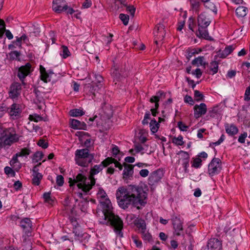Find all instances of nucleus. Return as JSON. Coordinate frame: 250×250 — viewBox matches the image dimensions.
<instances>
[{
	"instance_id": "obj_1",
	"label": "nucleus",
	"mask_w": 250,
	"mask_h": 250,
	"mask_svg": "<svg viewBox=\"0 0 250 250\" xmlns=\"http://www.w3.org/2000/svg\"><path fill=\"white\" fill-rule=\"evenodd\" d=\"M148 188L146 185H128L120 187L116 195L120 208L125 209L130 205L141 209L147 204Z\"/></svg>"
},
{
	"instance_id": "obj_2",
	"label": "nucleus",
	"mask_w": 250,
	"mask_h": 250,
	"mask_svg": "<svg viewBox=\"0 0 250 250\" xmlns=\"http://www.w3.org/2000/svg\"><path fill=\"white\" fill-rule=\"evenodd\" d=\"M211 21L212 19L207 12L204 11L198 14L197 24L198 29L196 32V35L198 38L208 41L212 40V38L209 36L207 29V27L210 24Z\"/></svg>"
},
{
	"instance_id": "obj_3",
	"label": "nucleus",
	"mask_w": 250,
	"mask_h": 250,
	"mask_svg": "<svg viewBox=\"0 0 250 250\" xmlns=\"http://www.w3.org/2000/svg\"><path fill=\"white\" fill-rule=\"evenodd\" d=\"M100 223L102 225H105L110 226L113 229L114 231L117 236L122 238L124 236L122 231L124 228V223L123 220L114 212L106 215Z\"/></svg>"
},
{
	"instance_id": "obj_4",
	"label": "nucleus",
	"mask_w": 250,
	"mask_h": 250,
	"mask_svg": "<svg viewBox=\"0 0 250 250\" xmlns=\"http://www.w3.org/2000/svg\"><path fill=\"white\" fill-rule=\"evenodd\" d=\"M94 153H90L88 148L77 149L75 152V161L77 165L87 167L94 158Z\"/></svg>"
},
{
	"instance_id": "obj_5",
	"label": "nucleus",
	"mask_w": 250,
	"mask_h": 250,
	"mask_svg": "<svg viewBox=\"0 0 250 250\" xmlns=\"http://www.w3.org/2000/svg\"><path fill=\"white\" fill-rule=\"evenodd\" d=\"M20 136L16 133L14 127L4 128L0 132V140L4 146H10L15 143L18 142Z\"/></svg>"
},
{
	"instance_id": "obj_6",
	"label": "nucleus",
	"mask_w": 250,
	"mask_h": 250,
	"mask_svg": "<svg viewBox=\"0 0 250 250\" xmlns=\"http://www.w3.org/2000/svg\"><path fill=\"white\" fill-rule=\"evenodd\" d=\"M222 169V163L218 158L214 157L208 165V172L212 177L219 174Z\"/></svg>"
},
{
	"instance_id": "obj_7",
	"label": "nucleus",
	"mask_w": 250,
	"mask_h": 250,
	"mask_svg": "<svg viewBox=\"0 0 250 250\" xmlns=\"http://www.w3.org/2000/svg\"><path fill=\"white\" fill-rule=\"evenodd\" d=\"M177 155H181V157L178 160L176 163L178 164H181L185 173L189 172L188 167L189 166L190 156L189 153L184 150H180L177 153Z\"/></svg>"
},
{
	"instance_id": "obj_8",
	"label": "nucleus",
	"mask_w": 250,
	"mask_h": 250,
	"mask_svg": "<svg viewBox=\"0 0 250 250\" xmlns=\"http://www.w3.org/2000/svg\"><path fill=\"white\" fill-rule=\"evenodd\" d=\"M6 112L8 114L11 119L15 120L21 117L22 110L20 104L13 103L9 107L6 106Z\"/></svg>"
},
{
	"instance_id": "obj_9",
	"label": "nucleus",
	"mask_w": 250,
	"mask_h": 250,
	"mask_svg": "<svg viewBox=\"0 0 250 250\" xmlns=\"http://www.w3.org/2000/svg\"><path fill=\"white\" fill-rule=\"evenodd\" d=\"M33 71V69H32V65L29 62H27L24 65L19 68L17 76L23 84H25V78Z\"/></svg>"
},
{
	"instance_id": "obj_10",
	"label": "nucleus",
	"mask_w": 250,
	"mask_h": 250,
	"mask_svg": "<svg viewBox=\"0 0 250 250\" xmlns=\"http://www.w3.org/2000/svg\"><path fill=\"white\" fill-rule=\"evenodd\" d=\"M21 91V85L20 83L14 82L11 83L8 91L9 97L12 99L17 98Z\"/></svg>"
},
{
	"instance_id": "obj_11",
	"label": "nucleus",
	"mask_w": 250,
	"mask_h": 250,
	"mask_svg": "<svg viewBox=\"0 0 250 250\" xmlns=\"http://www.w3.org/2000/svg\"><path fill=\"white\" fill-rule=\"evenodd\" d=\"M20 226L26 236H30L31 235L32 222L29 218L25 217L22 219L20 222Z\"/></svg>"
},
{
	"instance_id": "obj_12",
	"label": "nucleus",
	"mask_w": 250,
	"mask_h": 250,
	"mask_svg": "<svg viewBox=\"0 0 250 250\" xmlns=\"http://www.w3.org/2000/svg\"><path fill=\"white\" fill-rule=\"evenodd\" d=\"M163 176V170L160 168L157 169L150 173L148 179V184L151 186L154 185L160 181Z\"/></svg>"
},
{
	"instance_id": "obj_13",
	"label": "nucleus",
	"mask_w": 250,
	"mask_h": 250,
	"mask_svg": "<svg viewBox=\"0 0 250 250\" xmlns=\"http://www.w3.org/2000/svg\"><path fill=\"white\" fill-rule=\"evenodd\" d=\"M68 4L65 0H53L52 2L53 10L57 13L60 14L65 10Z\"/></svg>"
},
{
	"instance_id": "obj_14",
	"label": "nucleus",
	"mask_w": 250,
	"mask_h": 250,
	"mask_svg": "<svg viewBox=\"0 0 250 250\" xmlns=\"http://www.w3.org/2000/svg\"><path fill=\"white\" fill-rule=\"evenodd\" d=\"M171 221L176 235L180 236L181 235L180 231H182L183 229V223L180 219V215H173L171 218Z\"/></svg>"
},
{
	"instance_id": "obj_15",
	"label": "nucleus",
	"mask_w": 250,
	"mask_h": 250,
	"mask_svg": "<svg viewBox=\"0 0 250 250\" xmlns=\"http://www.w3.org/2000/svg\"><path fill=\"white\" fill-rule=\"evenodd\" d=\"M124 169L123 172V179L125 180H131L133 177L134 167L135 165L128 164L126 163H123Z\"/></svg>"
},
{
	"instance_id": "obj_16",
	"label": "nucleus",
	"mask_w": 250,
	"mask_h": 250,
	"mask_svg": "<svg viewBox=\"0 0 250 250\" xmlns=\"http://www.w3.org/2000/svg\"><path fill=\"white\" fill-rule=\"evenodd\" d=\"M194 116L198 119L205 115L207 111V106L205 103H201L199 105L196 104L193 107Z\"/></svg>"
},
{
	"instance_id": "obj_17",
	"label": "nucleus",
	"mask_w": 250,
	"mask_h": 250,
	"mask_svg": "<svg viewBox=\"0 0 250 250\" xmlns=\"http://www.w3.org/2000/svg\"><path fill=\"white\" fill-rule=\"evenodd\" d=\"M100 203L102 208L104 218L106 217V215L113 212L111 203L108 198H105L104 201H101Z\"/></svg>"
},
{
	"instance_id": "obj_18",
	"label": "nucleus",
	"mask_w": 250,
	"mask_h": 250,
	"mask_svg": "<svg viewBox=\"0 0 250 250\" xmlns=\"http://www.w3.org/2000/svg\"><path fill=\"white\" fill-rule=\"evenodd\" d=\"M165 26L161 22L155 26L154 30V34L155 36V39L157 40H163L164 38L165 35Z\"/></svg>"
},
{
	"instance_id": "obj_19",
	"label": "nucleus",
	"mask_w": 250,
	"mask_h": 250,
	"mask_svg": "<svg viewBox=\"0 0 250 250\" xmlns=\"http://www.w3.org/2000/svg\"><path fill=\"white\" fill-rule=\"evenodd\" d=\"M69 125L70 126L74 129L87 130L86 124L84 122H81L76 119H70Z\"/></svg>"
},
{
	"instance_id": "obj_20",
	"label": "nucleus",
	"mask_w": 250,
	"mask_h": 250,
	"mask_svg": "<svg viewBox=\"0 0 250 250\" xmlns=\"http://www.w3.org/2000/svg\"><path fill=\"white\" fill-rule=\"evenodd\" d=\"M119 69L120 65L116 64L115 62L113 61L111 70V75L114 80V82H119L121 79L122 76Z\"/></svg>"
},
{
	"instance_id": "obj_21",
	"label": "nucleus",
	"mask_w": 250,
	"mask_h": 250,
	"mask_svg": "<svg viewBox=\"0 0 250 250\" xmlns=\"http://www.w3.org/2000/svg\"><path fill=\"white\" fill-rule=\"evenodd\" d=\"M87 177L82 173L78 174L75 179L71 178H69V186L72 187L76 183L79 182H86Z\"/></svg>"
},
{
	"instance_id": "obj_22",
	"label": "nucleus",
	"mask_w": 250,
	"mask_h": 250,
	"mask_svg": "<svg viewBox=\"0 0 250 250\" xmlns=\"http://www.w3.org/2000/svg\"><path fill=\"white\" fill-rule=\"evenodd\" d=\"M40 79L45 83L51 81V77L47 73L45 68L42 65H40Z\"/></svg>"
},
{
	"instance_id": "obj_23",
	"label": "nucleus",
	"mask_w": 250,
	"mask_h": 250,
	"mask_svg": "<svg viewBox=\"0 0 250 250\" xmlns=\"http://www.w3.org/2000/svg\"><path fill=\"white\" fill-rule=\"evenodd\" d=\"M234 48L232 45L227 46L223 51L219 50L216 56H218V58H225L233 51Z\"/></svg>"
},
{
	"instance_id": "obj_24",
	"label": "nucleus",
	"mask_w": 250,
	"mask_h": 250,
	"mask_svg": "<svg viewBox=\"0 0 250 250\" xmlns=\"http://www.w3.org/2000/svg\"><path fill=\"white\" fill-rule=\"evenodd\" d=\"M205 57L204 56H199L195 58L191 62V64L193 65L199 66L200 65L203 66L205 68L207 65H208V62H204Z\"/></svg>"
},
{
	"instance_id": "obj_25",
	"label": "nucleus",
	"mask_w": 250,
	"mask_h": 250,
	"mask_svg": "<svg viewBox=\"0 0 250 250\" xmlns=\"http://www.w3.org/2000/svg\"><path fill=\"white\" fill-rule=\"evenodd\" d=\"M226 132L229 136H234L238 132V129L234 125H229L228 124L225 126Z\"/></svg>"
},
{
	"instance_id": "obj_26",
	"label": "nucleus",
	"mask_w": 250,
	"mask_h": 250,
	"mask_svg": "<svg viewBox=\"0 0 250 250\" xmlns=\"http://www.w3.org/2000/svg\"><path fill=\"white\" fill-rule=\"evenodd\" d=\"M133 224L139 229H141V232L143 231H146V222L144 219L137 217L133 221Z\"/></svg>"
},
{
	"instance_id": "obj_27",
	"label": "nucleus",
	"mask_w": 250,
	"mask_h": 250,
	"mask_svg": "<svg viewBox=\"0 0 250 250\" xmlns=\"http://www.w3.org/2000/svg\"><path fill=\"white\" fill-rule=\"evenodd\" d=\"M191 8L195 12L196 14H198L200 11V7L201 5V0H189Z\"/></svg>"
},
{
	"instance_id": "obj_28",
	"label": "nucleus",
	"mask_w": 250,
	"mask_h": 250,
	"mask_svg": "<svg viewBox=\"0 0 250 250\" xmlns=\"http://www.w3.org/2000/svg\"><path fill=\"white\" fill-rule=\"evenodd\" d=\"M102 109L107 118L110 119L112 117L113 111L110 104H104L102 106Z\"/></svg>"
},
{
	"instance_id": "obj_29",
	"label": "nucleus",
	"mask_w": 250,
	"mask_h": 250,
	"mask_svg": "<svg viewBox=\"0 0 250 250\" xmlns=\"http://www.w3.org/2000/svg\"><path fill=\"white\" fill-rule=\"evenodd\" d=\"M103 84L92 83L88 86L89 92L92 94L94 96H96V93L99 92V90L101 89Z\"/></svg>"
},
{
	"instance_id": "obj_30",
	"label": "nucleus",
	"mask_w": 250,
	"mask_h": 250,
	"mask_svg": "<svg viewBox=\"0 0 250 250\" xmlns=\"http://www.w3.org/2000/svg\"><path fill=\"white\" fill-rule=\"evenodd\" d=\"M248 12L247 7L240 6L237 7L235 10L236 15L238 17H244Z\"/></svg>"
},
{
	"instance_id": "obj_31",
	"label": "nucleus",
	"mask_w": 250,
	"mask_h": 250,
	"mask_svg": "<svg viewBox=\"0 0 250 250\" xmlns=\"http://www.w3.org/2000/svg\"><path fill=\"white\" fill-rule=\"evenodd\" d=\"M217 58L218 56H215L214 60L210 63V70L212 72V75L217 73L218 71L219 62L217 61Z\"/></svg>"
},
{
	"instance_id": "obj_32",
	"label": "nucleus",
	"mask_w": 250,
	"mask_h": 250,
	"mask_svg": "<svg viewBox=\"0 0 250 250\" xmlns=\"http://www.w3.org/2000/svg\"><path fill=\"white\" fill-rule=\"evenodd\" d=\"M68 219L69 220L70 222L72 225L73 228V232L75 233L76 236H79L80 234H77V232L76 230V229L77 227L79 226V224L78 222H77L76 218H75L74 216H72L71 215H69Z\"/></svg>"
},
{
	"instance_id": "obj_33",
	"label": "nucleus",
	"mask_w": 250,
	"mask_h": 250,
	"mask_svg": "<svg viewBox=\"0 0 250 250\" xmlns=\"http://www.w3.org/2000/svg\"><path fill=\"white\" fill-rule=\"evenodd\" d=\"M32 184L34 186H39L41 183V181L42 179L43 175L41 173H38L32 174Z\"/></svg>"
},
{
	"instance_id": "obj_34",
	"label": "nucleus",
	"mask_w": 250,
	"mask_h": 250,
	"mask_svg": "<svg viewBox=\"0 0 250 250\" xmlns=\"http://www.w3.org/2000/svg\"><path fill=\"white\" fill-rule=\"evenodd\" d=\"M43 198L44 200V202L51 206H53V204L55 201V197H51V193L50 192H45L43 194Z\"/></svg>"
},
{
	"instance_id": "obj_35",
	"label": "nucleus",
	"mask_w": 250,
	"mask_h": 250,
	"mask_svg": "<svg viewBox=\"0 0 250 250\" xmlns=\"http://www.w3.org/2000/svg\"><path fill=\"white\" fill-rule=\"evenodd\" d=\"M149 126L152 133L154 134L158 131L160 127V124L153 118L151 120L149 123Z\"/></svg>"
},
{
	"instance_id": "obj_36",
	"label": "nucleus",
	"mask_w": 250,
	"mask_h": 250,
	"mask_svg": "<svg viewBox=\"0 0 250 250\" xmlns=\"http://www.w3.org/2000/svg\"><path fill=\"white\" fill-rule=\"evenodd\" d=\"M113 7L115 10H118L126 6V0H114Z\"/></svg>"
},
{
	"instance_id": "obj_37",
	"label": "nucleus",
	"mask_w": 250,
	"mask_h": 250,
	"mask_svg": "<svg viewBox=\"0 0 250 250\" xmlns=\"http://www.w3.org/2000/svg\"><path fill=\"white\" fill-rule=\"evenodd\" d=\"M103 168H104L103 166H102V165H96L93 167L91 168L89 174L91 175V177H92V176H94L99 173L103 169Z\"/></svg>"
},
{
	"instance_id": "obj_38",
	"label": "nucleus",
	"mask_w": 250,
	"mask_h": 250,
	"mask_svg": "<svg viewBox=\"0 0 250 250\" xmlns=\"http://www.w3.org/2000/svg\"><path fill=\"white\" fill-rule=\"evenodd\" d=\"M205 8L209 9L211 10L215 15L217 14V8L215 5L210 1H207V2H203Z\"/></svg>"
},
{
	"instance_id": "obj_39",
	"label": "nucleus",
	"mask_w": 250,
	"mask_h": 250,
	"mask_svg": "<svg viewBox=\"0 0 250 250\" xmlns=\"http://www.w3.org/2000/svg\"><path fill=\"white\" fill-rule=\"evenodd\" d=\"M85 112L83 109L80 108H75L71 109L69 111V114L72 117H80L83 115Z\"/></svg>"
},
{
	"instance_id": "obj_40",
	"label": "nucleus",
	"mask_w": 250,
	"mask_h": 250,
	"mask_svg": "<svg viewBox=\"0 0 250 250\" xmlns=\"http://www.w3.org/2000/svg\"><path fill=\"white\" fill-rule=\"evenodd\" d=\"M62 50L60 52V55L63 59H66L70 56L71 53L68 48L65 45H62Z\"/></svg>"
},
{
	"instance_id": "obj_41",
	"label": "nucleus",
	"mask_w": 250,
	"mask_h": 250,
	"mask_svg": "<svg viewBox=\"0 0 250 250\" xmlns=\"http://www.w3.org/2000/svg\"><path fill=\"white\" fill-rule=\"evenodd\" d=\"M43 153L41 151L36 152L32 156L33 163H37L41 160L43 157Z\"/></svg>"
},
{
	"instance_id": "obj_42",
	"label": "nucleus",
	"mask_w": 250,
	"mask_h": 250,
	"mask_svg": "<svg viewBox=\"0 0 250 250\" xmlns=\"http://www.w3.org/2000/svg\"><path fill=\"white\" fill-rule=\"evenodd\" d=\"M114 161H116V159L112 157H107L103 161L101 164L103 166V168L108 167L111 164L114 163Z\"/></svg>"
},
{
	"instance_id": "obj_43",
	"label": "nucleus",
	"mask_w": 250,
	"mask_h": 250,
	"mask_svg": "<svg viewBox=\"0 0 250 250\" xmlns=\"http://www.w3.org/2000/svg\"><path fill=\"white\" fill-rule=\"evenodd\" d=\"M194 100L196 102L203 101L205 97L204 95L200 91L198 90H195L194 91Z\"/></svg>"
},
{
	"instance_id": "obj_44",
	"label": "nucleus",
	"mask_w": 250,
	"mask_h": 250,
	"mask_svg": "<svg viewBox=\"0 0 250 250\" xmlns=\"http://www.w3.org/2000/svg\"><path fill=\"white\" fill-rule=\"evenodd\" d=\"M89 179L90 180V182H88L86 184L87 186L86 187L85 190L89 191L92 188V187L95 185L96 183V180L94 178V176H92V177H91V175L90 174L89 175Z\"/></svg>"
},
{
	"instance_id": "obj_45",
	"label": "nucleus",
	"mask_w": 250,
	"mask_h": 250,
	"mask_svg": "<svg viewBox=\"0 0 250 250\" xmlns=\"http://www.w3.org/2000/svg\"><path fill=\"white\" fill-rule=\"evenodd\" d=\"M31 152L29 148L24 147L21 149V151L17 153L19 157H24L29 155Z\"/></svg>"
},
{
	"instance_id": "obj_46",
	"label": "nucleus",
	"mask_w": 250,
	"mask_h": 250,
	"mask_svg": "<svg viewBox=\"0 0 250 250\" xmlns=\"http://www.w3.org/2000/svg\"><path fill=\"white\" fill-rule=\"evenodd\" d=\"M192 162L191 167L195 168H199L202 165V161L201 158L197 157L193 158Z\"/></svg>"
},
{
	"instance_id": "obj_47",
	"label": "nucleus",
	"mask_w": 250,
	"mask_h": 250,
	"mask_svg": "<svg viewBox=\"0 0 250 250\" xmlns=\"http://www.w3.org/2000/svg\"><path fill=\"white\" fill-rule=\"evenodd\" d=\"M120 73L121 74V75L122 77L126 78L128 77L129 75V71L127 68H126L125 65H120V69H119Z\"/></svg>"
},
{
	"instance_id": "obj_48",
	"label": "nucleus",
	"mask_w": 250,
	"mask_h": 250,
	"mask_svg": "<svg viewBox=\"0 0 250 250\" xmlns=\"http://www.w3.org/2000/svg\"><path fill=\"white\" fill-rule=\"evenodd\" d=\"M20 55L21 53L20 52H18L17 51H11L9 53V59L10 60H18V61H20V59L19 58L20 56Z\"/></svg>"
},
{
	"instance_id": "obj_49",
	"label": "nucleus",
	"mask_w": 250,
	"mask_h": 250,
	"mask_svg": "<svg viewBox=\"0 0 250 250\" xmlns=\"http://www.w3.org/2000/svg\"><path fill=\"white\" fill-rule=\"evenodd\" d=\"M29 120L35 122H38L39 121H43V117L37 114L30 115L29 116Z\"/></svg>"
},
{
	"instance_id": "obj_50",
	"label": "nucleus",
	"mask_w": 250,
	"mask_h": 250,
	"mask_svg": "<svg viewBox=\"0 0 250 250\" xmlns=\"http://www.w3.org/2000/svg\"><path fill=\"white\" fill-rule=\"evenodd\" d=\"M202 50L200 49L198 51H197L195 49H188L187 50V52L188 53L187 58L188 60H189L190 58H191L193 56H194L196 54L199 53L201 52Z\"/></svg>"
},
{
	"instance_id": "obj_51",
	"label": "nucleus",
	"mask_w": 250,
	"mask_h": 250,
	"mask_svg": "<svg viewBox=\"0 0 250 250\" xmlns=\"http://www.w3.org/2000/svg\"><path fill=\"white\" fill-rule=\"evenodd\" d=\"M196 26V22L192 17L189 18L188 20V27L192 31L194 32V28Z\"/></svg>"
},
{
	"instance_id": "obj_52",
	"label": "nucleus",
	"mask_w": 250,
	"mask_h": 250,
	"mask_svg": "<svg viewBox=\"0 0 250 250\" xmlns=\"http://www.w3.org/2000/svg\"><path fill=\"white\" fill-rule=\"evenodd\" d=\"M183 137L182 135H179L178 137H174L172 142L178 146H182L184 145Z\"/></svg>"
},
{
	"instance_id": "obj_53",
	"label": "nucleus",
	"mask_w": 250,
	"mask_h": 250,
	"mask_svg": "<svg viewBox=\"0 0 250 250\" xmlns=\"http://www.w3.org/2000/svg\"><path fill=\"white\" fill-rule=\"evenodd\" d=\"M63 12H65L67 15H72L76 11L72 7L71 4L68 5V4H67L66 9L63 10Z\"/></svg>"
},
{
	"instance_id": "obj_54",
	"label": "nucleus",
	"mask_w": 250,
	"mask_h": 250,
	"mask_svg": "<svg viewBox=\"0 0 250 250\" xmlns=\"http://www.w3.org/2000/svg\"><path fill=\"white\" fill-rule=\"evenodd\" d=\"M4 173L8 175L14 177L16 175L15 171L10 167L6 166L4 168Z\"/></svg>"
},
{
	"instance_id": "obj_55",
	"label": "nucleus",
	"mask_w": 250,
	"mask_h": 250,
	"mask_svg": "<svg viewBox=\"0 0 250 250\" xmlns=\"http://www.w3.org/2000/svg\"><path fill=\"white\" fill-rule=\"evenodd\" d=\"M75 135L78 137L80 141H82V138L84 137H90V135L88 133L84 131H77Z\"/></svg>"
},
{
	"instance_id": "obj_56",
	"label": "nucleus",
	"mask_w": 250,
	"mask_h": 250,
	"mask_svg": "<svg viewBox=\"0 0 250 250\" xmlns=\"http://www.w3.org/2000/svg\"><path fill=\"white\" fill-rule=\"evenodd\" d=\"M119 18L123 21V24L125 25H126L129 21V16L124 14H120L119 15Z\"/></svg>"
},
{
	"instance_id": "obj_57",
	"label": "nucleus",
	"mask_w": 250,
	"mask_h": 250,
	"mask_svg": "<svg viewBox=\"0 0 250 250\" xmlns=\"http://www.w3.org/2000/svg\"><path fill=\"white\" fill-rule=\"evenodd\" d=\"M142 234L143 239L147 242H150L152 239V236L149 232H146L145 231H143L141 232Z\"/></svg>"
},
{
	"instance_id": "obj_58",
	"label": "nucleus",
	"mask_w": 250,
	"mask_h": 250,
	"mask_svg": "<svg viewBox=\"0 0 250 250\" xmlns=\"http://www.w3.org/2000/svg\"><path fill=\"white\" fill-rule=\"evenodd\" d=\"M37 145L39 146H41L42 148H44V149L47 148L48 146V142H45V141L42 139H41L38 141V142L37 143Z\"/></svg>"
},
{
	"instance_id": "obj_59",
	"label": "nucleus",
	"mask_w": 250,
	"mask_h": 250,
	"mask_svg": "<svg viewBox=\"0 0 250 250\" xmlns=\"http://www.w3.org/2000/svg\"><path fill=\"white\" fill-rule=\"evenodd\" d=\"M177 125L179 129L182 131H186L188 128V126L186 125L182 121L178 122Z\"/></svg>"
},
{
	"instance_id": "obj_60",
	"label": "nucleus",
	"mask_w": 250,
	"mask_h": 250,
	"mask_svg": "<svg viewBox=\"0 0 250 250\" xmlns=\"http://www.w3.org/2000/svg\"><path fill=\"white\" fill-rule=\"evenodd\" d=\"M225 139V135L224 134H222L221 136L220 139L217 142H212V143H210L209 146L211 147L212 146V145L217 146L220 145L224 141Z\"/></svg>"
},
{
	"instance_id": "obj_61",
	"label": "nucleus",
	"mask_w": 250,
	"mask_h": 250,
	"mask_svg": "<svg viewBox=\"0 0 250 250\" xmlns=\"http://www.w3.org/2000/svg\"><path fill=\"white\" fill-rule=\"evenodd\" d=\"M245 101L248 102L250 101V85L246 88L244 96Z\"/></svg>"
},
{
	"instance_id": "obj_62",
	"label": "nucleus",
	"mask_w": 250,
	"mask_h": 250,
	"mask_svg": "<svg viewBox=\"0 0 250 250\" xmlns=\"http://www.w3.org/2000/svg\"><path fill=\"white\" fill-rule=\"evenodd\" d=\"M56 184L58 186L62 187L64 184V178L62 175H58L56 178Z\"/></svg>"
},
{
	"instance_id": "obj_63",
	"label": "nucleus",
	"mask_w": 250,
	"mask_h": 250,
	"mask_svg": "<svg viewBox=\"0 0 250 250\" xmlns=\"http://www.w3.org/2000/svg\"><path fill=\"white\" fill-rule=\"evenodd\" d=\"M94 77L96 81V83H95V84H102V83L103 82L104 78L102 75H101L100 74L95 73L94 74Z\"/></svg>"
},
{
	"instance_id": "obj_64",
	"label": "nucleus",
	"mask_w": 250,
	"mask_h": 250,
	"mask_svg": "<svg viewBox=\"0 0 250 250\" xmlns=\"http://www.w3.org/2000/svg\"><path fill=\"white\" fill-rule=\"evenodd\" d=\"M184 100L185 103L189 104L191 105H193L194 104L192 98L190 96H189L188 95H186L185 96Z\"/></svg>"
}]
</instances>
